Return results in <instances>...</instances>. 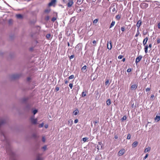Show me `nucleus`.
I'll return each instance as SVG.
<instances>
[{"label":"nucleus","instance_id":"1","mask_svg":"<svg viewBox=\"0 0 160 160\" xmlns=\"http://www.w3.org/2000/svg\"><path fill=\"white\" fill-rule=\"evenodd\" d=\"M110 4V2L109 0H103L101 6L104 8H106L109 6Z\"/></svg>","mask_w":160,"mask_h":160},{"label":"nucleus","instance_id":"2","mask_svg":"<svg viewBox=\"0 0 160 160\" xmlns=\"http://www.w3.org/2000/svg\"><path fill=\"white\" fill-rule=\"evenodd\" d=\"M110 9L112 10V13L113 14H115L117 12V8L116 6H115L114 4H112Z\"/></svg>","mask_w":160,"mask_h":160},{"label":"nucleus","instance_id":"3","mask_svg":"<svg viewBox=\"0 0 160 160\" xmlns=\"http://www.w3.org/2000/svg\"><path fill=\"white\" fill-rule=\"evenodd\" d=\"M22 74H15L12 75L11 78L12 79H16L19 78L21 77Z\"/></svg>","mask_w":160,"mask_h":160},{"label":"nucleus","instance_id":"4","mask_svg":"<svg viewBox=\"0 0 160 160\" xmlns=\"http://www.w3.org/2000/svg\"><path fill=\"white\" fill-rule=\"evenodd\" d=\"M30 120L31 121V122L32 123L34 124H37L38 120L37 119H35L34 118V116H32L30 118Z\"/></svg>","mask_w":160,"mask_h":160},{"label":"nucleus","instance_id":"5","mask_svg":"<svg viewBox=\"0 0 160 160\" xmlns=\"http://www.w3.org/2000/svg\"><path fill=\"white\" fill-rule=\"evenodd\" d=\"M56 2V0H51V1L48 3V5L50 7L52 6H55Z\"/></svg>","mask_w":160,"mask_h":160},{"label":"nucleus","instance_id":"6","mask_svg":"<svg viewBox=\"0 0 160 160\" xmlns=\"http://www.w3.org/2000/svg\"><path fill=\"white\" fill-rule=\"evenodd\" d=\"M125 150L124 149H122L120 150L118 153V155L121 156L122 155L125 153Z\"/></svg>","mask_w":160,"mask_h":160},{"label":"nucleus","instance_id":"7","mask_svg":"<svg viewBox=\"0 0 160 160\" xmlns=\"http://www.w3.org/2000/svg\"><path fill=\"white\" fill-rule=\"evenodd\" d=\"M142 56L141 55H140L137 57L136 59L135 60V63L136 64H137L138 62L142 59Z\"/></svg>","mask_w":160,"mask_h":160},{"label":"nucleus","instance_id":"8","mask_svg":"<svg viewBox=\"0 0 160 160\" xmlns=\"http://www.w3.org/2000/svg\"><path fill=\"white\" fill-rule=\"evenodd\" d=\"M41 156V154H38L37 156L36 160H43V158Z\"/></svg>","mask_w":160,"mask_h":160},{"label":"nucleus","instance_id":"9","mask_svg":"<svg viewBox=\"0 0 160 160\" xmlns=\"http://www.w3.org/2000/svg\"><path fill=\"white\" fill-rule=\"evenodd\" d=\"M73 4V2L72 1L69 0L67 4L68 7H70L72 6V5Z\"/></svg>","mask_w":160,"mask_h":160},{"label":"nucleus","instance_id":"10","mask_svg":"<svg viewBox=\"0 0 160 160\" xmlns=\"http://www.w3.org/2000/svg\"><path fill=\"white\" fill-rule=\"evenodd\" d=\"M142 23V21L140 20H139L137 22L136 26L138 28V29L140 28Z\"/></svg>","mask_w":160,"mask_h":160},{"label":"nucleus","instance_id":"11","mask_svg":"<svg viewBox=\"0 0 160 160\" xmlns=\"http://www.w3.org/2000/svg\"><path fill=\"white\" fill-rule=\"evenodd\" d=\"M137 86L136 85L134 84L131 86V89L132 90H135L137 88Z\"/></svg>","mask_w":160,"mask_h":160},{"label":"nucleus","instance_id":"12","mask_svg":"<svg viewBox=\"0 0 160 160\" xmlns=\"http://www.w3.org/2000/svg\"><path fill=\"white\" fill-rule=\"evenodd\" d=\"M148 38L147 37H146L143 40V44L144 46H146L145 44H146L148 40Z\"/></svg>","mask_w":160,"mask_h":160},{"label":"nucleus","instance_id":"13","mask_svg":"<svg viewBox=\"0 0 160 160\" xmlns=\"http://www.w3.org/2000/svg\"><path fill=\"white\" fill-rule=\"evenodd\" d=\"M16 17L18 19H22L23 18L21 14L16 15Z\"/></svg>","mask_w":160,"mask_h":160},{"label":"nucleus","instance_id":"14","mask_svg":"<svg viewBox=\"0 0 160 160\" xmlns=\"http://www.w3.org/2000/svg\"><path fill=\"white\" fill-rule=\"evenodd\" d=\"M88 93V92L85 90L84 91H83L82 93V97H84L86 95V94Z\"/></svg>","mask_w":160,"mask_h":160},{"label":"nucleus","instance_id":"15","mask_svg":"<svg viewBox=\"0 0 160 160\" xmlns=\"http://www.w3.org/2000/svg\"><path fill=\"white\" fill-rule=\"evenodd\" d=\"M138 144V142L137 141H135L133 142L132 144V146L133 147H135L137 146Z\"/></svg>","mask_w":160,"mask_h":160},{"label":"nucleus","instance_id":"16","mask_svg":"<svg viewBox=\"0 0 160 160\" xmlns=\"http://www.w3.org/2000/svg\"><path fill=\"white\" fill-rule=\"evenodd\" d=\"M160 119V116L157 115L155 118V120L157 122H158L159 121Z\"/></svg>","mask_w":160,"mask_h":160},{"label":"nucleus","instance_id":"17","mask_svg":"<svg viewBox=\"0 0 160 160\" xmlns=\"http://www.w3.org/2000/svg\"><path fill=\"white\" fill-rule=\"evenodd\" d=\"M100 147L102 148V143L101 142H98V144L97 145V147L98 148H97V149H98Z\"/></svg>","mask_w":160,"mask_h":160},{"label":"nucleus","instance_id":"18","mask_svg":"<svg viewBox=\"0 0 160 160\" xmlns=\"http://www.w3.org/2000/svg\"><path fill=\"white\" fill-rule=\"evenodd\" d=\"M148 46L147 45L145 46V52L146 53H147L148 52Z\"/></svg>","mask_w":160,"mask_h":160},{"label":"nucleus","instance_id":"19","mask_svg":"<svg viewBox=\"0 0 160 160\" xmlns=\"http://www.w3.org/2000/svg\"><path fill=\"white\" fill-rule=\"evenodd\" d=\"M121 15H117L116 16V18L117 20H119L121 17Z\"/></svg>","mask_w":160,"mask_h":160},{"label":"nucleus","instance_id":"20","mask_svg":"<svg viewBox=\"0 0 160 160\" xmlns=\"http://www.w3.org/2000/svg\"><path fill=\"white\" fill-rule=\"evenodd\" d=\"M111 101L110 99H108L106 101V104L108 105H109L111 104Z\"/></svg>","mask_w":160,"mask_h":160},{"label":"nucleus","instance_id":"21","mask_svg":"<svg viewBox=\"0 0 160 160\" xmlns=\"http://www.w3.org/2000/svg\"><path fill=\"white\" fill-rule=\"evenodd\" d=\"M78 110L77 109H76L73 111V113L74 115H76L78 114Z\"/></svg>","mask_w":160,"mask_h":160},{"label":"nucleus","instance_id":"22","mask_svg":"<svg viewBox=\"0 0 160 160\" xmlns=\"http://www.w3.org/2000/svg\"><path fill=\"white\" fill-rule=\"evenodd\" d=\"M115 24V22L114 21H112L111 24L110 28H111L112 27H113Z\"/></svg>","mask_w":160,"mask_h":160},{"label":"nucleus","instance_id":"23","mask_svg":"<svg viewBox=\"0 0 160 160\" xmlns=\"http://www.w3.org/2000/svg\"><path fill=\"white\" fill-rule=\"evenodd\" d=\"M86 66L85 65L82 68V71H83V72H85V71H86Z\"/></svg>","mask_w":160,"mask_h":160},{"label":"nucleus","instance_id":"24","mask_svg":"<svg viewBox=\"0 0 160 160\" xmlns=\"http://www.w3.org/2000/svg\"><path fill=\"white\" fill-rule=\"evenodd\" d=\"M28 98H23L22 99V101L23 102H25L28 100Z\"/></svg>","mask_w":160,"mask_h":160},{"label":"nucleus","instance_id":"25","mask_svg":"<svg viewBox=\"0 0 160 160\" xmlns=\"http://www.w3.org/2000/svg\"><path fill=\"white\" fill-rule=\"evenodd\" d=\"M150 148H146L145 149L144 151V152H147L150 150Z\"/></svg>","mask_w":160,"mask_h":160},{"label":"nucleus","instance_id":"26","mask_svg":"<svg viewBox=\"0 0 160 160\" xmlns=\"http://www.w3.org/2000/svg\"><path fill=\"white\" fill-rule=\"evenodd\" d=\"M110 46H109L108 44L107 48H108V49H109V50H110L111 49V48H112V44H111V42L110 43Z\"/></svg>","mask_w":160,"mask_h":160},{"label":"nucleus","instance_id":"27","mask_svg":"<svg viewBox=\"0 0 160 160\" xmlns=\"http://www.w3.org/2000/svg\"><path fill=\"white\" fill-rule=\"evenodd\" d=\"M50 9H46L44 10V12L45 13H48L50 12Z\"/></svg>","mask_w":160,"mask_h":160},{"label":"nucleus","instance_id":"28","mask_svg":"<svg viewBox=\"0 0 160 160\" xmlns=\"http://www.w3.org/2000/svg\"><path fill=\"white\" fill-rule=\"evenodd\" d=\"M88 139V138L87 137H85L82 138V139L84 142H86L87 140Z\"/></svg>","mask_w":160,"mask_h":160},{"label":"nucleus","instance_id":"29","mask_svg":"<svg viewBox=\"0 0 160 160\" xmlns=\"http://www.w3.org/2000/svg\"><path fill=\"white\" fill-rule=\"evenodd\" d=\"M98 19H95L93 21V23L94 24H95L97 23L98 22Z\"/></svg>","mask_w":160,"mask_h":160},{"label":"nucleus","instance_id":"30","mask_svg":"<svg viewBox=\"0 0 160 160\" xmlns=\"http://www.w3.org/2000/svg\"><path fill=\"white\" fill-rule=\"evenodd\" d=\"M131 138V135L129 133L128 134V135L127 138V139H130Z\"/></svg>","mask_w":160,"mask_h":160},{"label":"nucleus","instance_id":"31","mask_svg":"<svg viewBox=\"0 0 160 160\" xmlns=\"http://www.w3.org/2000/svg\"><path fill=\"white\" fill-rule=\"evenodd\" d=\"M74 78V76L73 75H71L68 77V79H73Z\"/></svg>","mask_w":160,"mask_h":160},{"label":"nucleus","instance_id":"32","mask_svg":"<svg viewBox=\"0 0 160 160\" xmlns=\"http://www.w3.org/2000/svg\"><path fill=\"white\" fill-rule=\"evenodd\" d=\"M50 36H51V35L50 34H47L46 35V38L48 39H49L50 38Z\"/></svg>","mask_w":160,"mask_h":160},{"label":"nucleus","instance_id":"33","mask_svg":"<svg viewBox=\"0 0 160 160\" xmlns=\"http://www.w3.org/2000/svg\"><path fill=\"white\" fill-rule=\"evenodd\" d=\"M37 112H38V110L37 109H35V110H34L32 112H33V114L35 115Z\"/></svg>","mask_w":160,"mask_h":160},{"label":"nucleus","instance_id":"34","mask_svg":"<svg viewBox=\"0 0 160 160\" xmlns=\"http://www.w3.org/2000/svg\"><path fill=\"white\" fill-rule=\"evenodd\" d=\"M44 123H42L41 124H40L38 125V127L39 128H42L43 126Z\"/></svg>","mask_w":160,"mask_h":160},{"label":"nucleus","instance_id":"35","mask_svg":"<svg viewBox=\"0 0 160 160\" xmlns=\"http://www.w3.org/2000/svg\"><path fill=\"white\" fill-rule=\"evenodd\" d=\"M139 30H138H138H137V33L136 34L135 36L136 37H138V35H139Z\"/></svg>","mask_w":160,"mask_h":160},{"label":"nucleus","instance_id":"36","mask_svg":"<svg viewBox=\"0 0 160 160\" xmlns=\"http://www.w3.org/2000/svg\"><path fill=\"white\" fill-rule=\"evenodd\" d=\"M88 1H89V2H95L96 1V0H87Z\"/></svg>","mask_w":160,"mask_h":160},{"label":"nucleus","instance_id":"37","mask_svg":"<svg viewBox=\"0 0 160 160\" xmlns=\"http://www.w3.org/2000/svg\"><path fill=\"white\" fill-rule=\"evenodd\" d=\"M56 20V18L55 17H53L52 19V21L54 22Z\"/></svg>","mask_w":160,"mask_h":160},{"label":"nucleus","instance_id":"38","mask_svg":"<svg viewBox=\"0 0 160 160\" xmlns=\"http://www.w3.org/2000/svg\"><path fill=\"white\" fill-rule=\"evenodd\" d=\"M121 29L122 32H124L125 30V28L124 27H122L121 28Z\"/></svg>","mask_w":160,"mask_h":160},{"label":"nucleus","instance_id":"39","mask_svg":"<svg viewBox=\"0 0 160 160\" xmlns=\"http://www.w3.org/2000/svg\"><path fill=\"white\" fill-rule=\"evenodd\" d=\"M47 146L45 145L43 147H42V148L44 150H45L47 149Z\"/></svg>","mask_w":160,"mask_h":160},{"label":"nucleus","instance_id":"40","mask_svg":"<svg viewBox=\"0 0 160 160\" xmlns=\"http://www.w3.org/2000/svg\"><path fill=\"white\" fill-rule=\"evenodd\" d=\"M49 19V16H47L45 18V19L46 21L48 20Z\"/></svg>","mask_w":160,"mask_h":160},{"label":"nucleus","instance_id":"41","mask_svg":"<svg viewBox=\"0 0 160 160\" xmlns=\"http://www.w3.org/2000/svg\"><path fill=\"white\" fill-rule=\"evenodd\" d=\"M127 119V117L126 116H124L122 118V119L123 120H126Z\"/></svg>","mask_w":160,"mask_h":160},{"label":"nucleus","instance_id":"42","mask_svg":"<svg viewBox=\"0 0 160 160\" xmlns=\"http://www.w3.org/2000/svg\"><path fill=\"white\" fill-rule=\"evenodd\" d=\"M123 57V56L122 55H119L118 56V58L119 59H121Z\"/></svg>","mask_w":160,"mask_h":160},{"label":"nucleus","instance_id":"43","mask_svg":"<svg viewBox=\"0 0 160 160\" xmlns=\"http://www.w3.org/2000/svg\"><path fill=\"white\" fill-rule=\"evenodd\" d=\"M143 4H144V7L145 8H147L148 7V4L146 3H144Z\"/></svg>","mask_w":160,"mask_h":160},{"label":"nucleus","instance_id":"44","mask_svg":"<svg viewBox=\"0 0 160 160\" xmlns=\"http://www.w3.org/2000/svg\"><path fill=\"white\" fill-rule=\"evenodd\" d=\"M157 43H160V38H157Z\"/></svg>","mask_w":160,"mask_h":160},{"label":"nucleus","instance_id":"45","mask_svg":"<svg viewBox=\"0 0 160 160\" xmlns=\"http://www.w3.org/2000/svg\"><path fill=\"white\" fill-rule=\"evenodd\" d=\"M148 154H147L144 157V158H143V159L144 160L145 159H146V158L148 157Z\"/></svg>","mask_w":160,"mask_h":160},{"label":"nucleus","instance_id":"46","mask_svg":"<svg viewBox=\"0 0 160 160\" xmlns=\"http://www.w3.org/2000/svg\"><path fill=\"white\" fill-rule=\"evenodd\" d=\"M69 86L71 89H72V86H73V84L72 83L69 84Z\"/></svg>","mask_w":160,"mask_h":160},{"label":"nucleus","instance_id":"47","mask_svg":"<svg viewBox=\"0 0 160 160\" xmlns=\"http://www.w3.org/2000/svg\"><path fill=\"white\" fill-rule=\"evenodd\" d=\"M1 135H2V137L3 138H4L3 139H5V136L4 135V134L3 133H2Z\"/></svg>","mask_w":160,"mask_h":160},{"label":"nucleus","instance_id":"48","mask_svg":"<svg viewBox=\"0 0 160 160\" xmlns=\"http://www.w3.org/2000/svg\"><path fill=\"white\" fill-rule=\"evenodd\" d=\"M154 95L153 94L151 95V96L150 97L151 99H152V100H153V98H154Z\"/></svg>","mask_w":160,"mask_h":160},{"label":"nucleus","instance_id":"49","mask_svg":"<svg viewBox=\"0 0 160 160\" xmlns=\"http://www.w3.org/2000/svg\"><path fill=\"white\" fill-rule=\"evenodd\" d=\"M42 141L43 142H44L45 141V139L44 137H43L42 138Z\"/></svg>","mask_w":160,"mask_h":160},{"label":"nucleus","instance_id":"50","mask_svg":"<svg viewBox=\"0 0 160 160\" xmlns=\"http://www.w3.org/2000/svg\"><path fill=\"white\" fill-rule=\"evenodd\" d=\"M109 80H107L105 82V84L106 85H107L109 83Z\"/></svg>","mask_w":160,"mask_h":160},{"label":"nucleus","instance_id":"51","mask_svg":"<svg viewBox=\"0 0 160 160\" xmlns=\"http://www.w3.org/2000/svg\"><path fill=\"white\" fill-rule=\"evenodd\" d=\"M150 90V88H146L145 91L146 92H147L148 91H149Z\"/></svg>","mask_w":160,"mask_h":160},{"label":"nucleus","instance_id":"52","mask_svg":"<svg viewBox=\"0 0 160 160\" xmlns=\"http://www.w3.org/2000/svg\"><path fill=\"white\" fill-rule=\"evenodd\" d=\"M74 55H72L70 57V59H72L74 57Z\"/></svg>","mask_w":160,"mask_h":160},{"label":"nucleus","instance_id":"53","mask_svg":"<svg viewBox=\"0 0 160 160\" xmlns=\"http://www.w3.org/2000/svg\"><path fill=\"white\" fill-rule=\"evenodd\" d=\"M92 43L94 45V46H96V41L95 40H94L92 42Z\"/></svg>","mask_w":160,"mask_h":160},{"label":"nucleus","instance_id":"54","mask_svg":"<svg viewBox=\"0 0 160 160\" xmlns=\"http://www.w3.org/2000/svg\"><path fill=\"white\" fill-rule=\"evenodd\" d=\"M78 119H76L75 120H74V123H77L78 122Z\"/></svg>","mask_w":160,"mask_h":160},{"label":"nucleus","instance_id":"55","mask_svg":"<svg viewBox=\"0 0 160 160\" xmlns=\"http://www.w3.org/2000/svg\"><path fill=\"white\" fill-rule=\"evenodd\" d=\"M55 90L57 91H58L59 90V88L57 87H56L55 88Z\"/></svg>","mask_w":160,"mask_h":160},{"label":"nucleus","instance_id":"56","mask_svg":"<svg viewBox=\"0 0 160 160\" xmlns=\"http://www.w3.org/2000/svg\"><path fill=\"white\" fill-rule=\"evenodd\" d=\"M31 79V78L30 77H28L27 78V81H29Z\"/></svg>","mask_w":160,"mask_h":160},{"label":"nucleus","instance_id":"57","mask_svg":"<svg viewBox=\"0 0 160 160\" xmlns=\"http://www.w3.org/2000/svg\"><path fill=\"white\" fill-rule=\"evenodd\" d=\"M131 71V69H128L127 70V72H130Z\"/></svg>","mask_w":160,"mask_h":160},{"label":"nucleus","instance_id":"58","mask_svg":"<svg viewBox=\"0 0 160 160\" xmlns=\"http://www.w3.org/2000/svg\"><path fill=\"white\" fill-rule=\"evenodd\" d=\"M98 121H96L94 122V125H96V124L98 123Z\"/></svg>","mask_w":160,"mask_h":160},{"label":"nucleus","instance_id":"59","mask_svg":"<svg viewBox=\"0 0 160 160\" xmlns=\"http://www.w3.org/2000/svg\"><path fill=\"white\" fill-rule=\"evenodd\" d=\"M33 137L34 138H36L37 137V135L36 134H33Z\"/></svg>","mask_w":160,"mask_h":160},{"label":"nucleus","instance_id":"60","mask_svg":"<svg viewBox=\"0 0 160 160\" xmlns=\"http://www.w3.org/2000/svg\"><path fill=\"white\" fill-rule=\"evenodd\" d=\"M114 138L116 139H117L118 138V137L117 135H115Z\"/></svg>","mask_w":160,"mask_h":160},{"label":"nucleus","instance_id":"61","mask_svg":"<svg viewBox=\"0 0 160 160\" xmlns=\"http://www.w3.org/2000/svg\"><path fill=\"white\" fill-rule=\"evenodd\" d=\"M66 84L68 82V81L66 80V79L64 80Z\"/></svg>","mask_w":160,"mask_h":160},{"label":"nucleus","instance_id":"62","mask_svg":"<svg viewBox=\"0 0 160 160\" xmlns=\"http://www.w3.org/2000/svg\"><path fill=\"white\" fill-rule=\"evenodd\" d=\"M152 47V45L151 44H150L149 45V46L148 47H149L150 48H151Z\"/></svg>","mask_w":160,"mask_h":160},{"label":"nucleus","instance_id":"63","mask_svg":"<svg viewBox=\"0 0 160 160\" xmlns=\"http://www.w3.org/2000/svg\"><path fill=\"white\" fill-rule=\"evenodd\" d=\"M158 27L159 29H160V23H159L158 24Z\"/></svg>","mask_w":160,"mask_h":160},{"label":"nucleus","instance_id":"64","mask_svg":"<svg viewBox=\"0 0 160 160\" xmlns=\"http://www.w3.org/2000/svg\"><path fill=\"white\" fill-rule=\"evenodd\" d=\"M48 125H45V128H48Z\"/></svg>","mask_w":160,"mask_h":160}]
</instances>
